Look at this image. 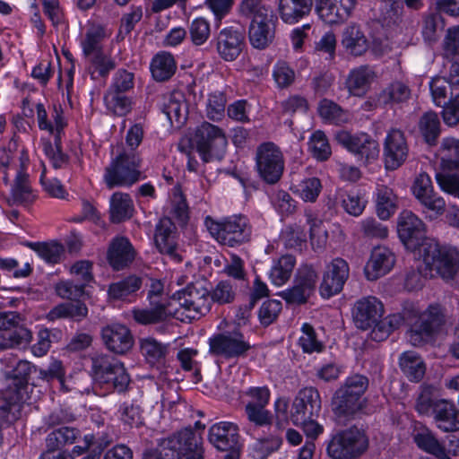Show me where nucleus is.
<instances>
[{
    "label": "nucleus",
    "mask_w": 459,
    "mask_h": 459,
    "mask_svg": "<svg viewBox=\"0 0 459 459\" xmlns=\"http://www.w3.org/2000/svg\"><path fill=\"white\" fill-rule=\"evenodd\" d=\"M202 437L186 428L161 439L159 447L146 452L143 459H203Z\"/></svg>",
    "instance_id": "nucleus-1"
},
{
    "label": "nucleus",
    "mask_w": 459,
    "mask_h": 459,
    "mask_svg": "<svg viewBox=\"0 0 459 459\" xmlns=\"http://www.w3.org/2000/svg\"><path fill=\"white\" fill-rule=\"evenodd\" d=\"M322 409L320 394L316 387L300 389L295 396L290 411V420L296 426H301L306 435L316 438L323 432V427L316 419Z\"/></svg>",
    "instance_id": "nucleus-2"
},
{
    "label": "nucleus",
    "mask_w": 459,
    "mask_h": 459,
    "mask_svg": "<svg viewBox=\"0 0 459 459\" xmlns=\"http://www.w3.org/2000/svg\"><path fill=\"white\" fill-rule=\"evenodd\" d=\"M420 255L430 272L435 271L446 282L459 286V252L455 248L428 240Z\"/></svg>",
    "instance_id": "nucleus-3"
},
{
    "label": "nucleus",
    "mask_w": 459,
    "mask_h": 459,
    "mask_svg": "<svg viewBox=\"0 0 459 459\" xmlns=\"http://www.w3.org/2000/svg\"><path fill=\"white\" fill-rule=\"evenodd\" d=\"M415 410L420 415L432 418L435 426L443 432L459 429V410L447 399H433L428 390L422 391L416 399Z\"/></svg>",
    "instance_id": "nucleus-4"
},
{
    "label": "nucleus",
    "mask_w": 459,
    "mask_h": 459,
    "mask_svg": "<svg viewBox=\"0 0 459 459\" xmlns=\"http://www.w3.org/2000/svg\"><path fill=\"white\" fill-rule=\"evenodd\" d=\"M368 447V438L363 429L356 426L339 430L327 442L326 453L332 459H357Z\"/></svg>",
    "instance_id": "nucleus-5"
},
{
    "label": "nucleus",
    "mask_w": 459,
    "mask_h": 459,
    "mask_svg": "<svg viewBox=\"0 0 459 459\" xmlns=\"http://www.w3.org/2000/svg\"><path fill=\"white\" fill-rule=\"evenodd\" d=\"M205 226L210 234L221 245L238 247L251 239L252 227L247 217L238 215L216 221L206 217Z\"/></svg>",
    "instance_id": "nucleus-6"
},
{
    "label": "nucleus",
    "mask_w": 459,
    "mask_h": 459,
    "mask_svg": "<svg viewBox=\"0 0 459 459\" xmlns=\"http://www.w3.org/2000/svg\"><path fill=\"white\" fill-rule=\"evenodd\" d=\"M142 159L134 152H123L105 169L103 180L108 189L130 186L140 180Z\"/></svg>",
    "instance_id": "nucleus-7"
},
{
    "label": "nucleus",
    "mask_w": 459,
    "mask_h": 459,
    "mask_svg": "<svg viewBox=\"0 0 459 459\" xmlns=\"http://www.w3.org/2000/svg\"><path fill=\"white\" fill-rule=\"evenodd\" d=\"M177 295L179 307L174 309V317L180 321L199 319L211 310L210 290L201 283L188 284Z\"/></svg>",
    "instance_id": "nucleus-8"
},
{
    "label": "nucleus",
    "mask_w": 459,
    "mask_h": 459,
    "mask_svg": "<svg viewBox=\"0 0 459 459\" xmlns=\"http://www.w3.org/2000/svg\"><path fill=\"white\" fill-rule=\"evenodd\" d=\"M194 142L204 162L221 160L226 153L227 138L222 129L204 122L195 130Z\"/></svg>",
    "instance_id": "nucleus-9"
},
{
    "label": "nucleus",
    "mask_w": 459,
    "mask_h": 459,
    "mask_svg": "<svg viewBox=\"0 0 459 459\" xmlns=\"http://www.w3.org/2000/svg\"><path fill=\"white\" fill-rule=\"evenodd\" d=\"M0 351L26 346L32 340L25 317L15 311L0 312Z\"/></svg>",
    "instance_id": "nucleus-10"
},
{
    "label": "nucleus",
    "mask_w": 459,
    "mask_h": 459,
    "mask_svg": "<svg viewBox=\"0 0 459 459\" xmlns=\"http://www.w3.org/2000/svg\"><path fill=\"white\" fill-rule=\"evenodd\" d=\"M255 169L267 184L277 183L284 171V157L281 149L272 142L263 143L255 151Z\"/></svg>",
    "instance_id": "nucleus-11"
},
{
    "label": "nucleus",
    "mask_w": 459,
    "mask_h": 459,
    "mask_svg": "<svg viewBox=\"0 0 459 459\" xmlns=\"http://www.w3.org/2000/svg\"><path fill=\"white\" fill-rule=\"evenodd\" d=\"M446 322L443 309L440 306H429L411 325L408 331L409 341L413 346H420L428 342L440 331Z\"/></svg>",
    "instance_id": "nucleus-12"
},
{
    "label": "nucleus",
    "mask_w": 459,
    "mask_h": 459,
    "mask_svg": "<svg viewBox=\"0 0 459 459\" xmlns=\"http://www.w3.org/2000/svg\"><path fill=\"white\" fill-rule=\"evenodd\" d=\"M335 139L364 164L377 160L379 156L378 143L367 134H352L347 131H339L335 134Z\"/></svg>",
    "instance_id": "nucleus-13"
},
{
    "label": "nucleus",
    "mask_w": 459,
    "mask_h": 459,
    "mask_svg": "<svg viewBox=\"0 0 459 459\" xmlns=\"http://www.w3.org/2000/svg\"><path fill=\"white\" fill-rule=\"evenodd\" d=\"M397 231L401 241L411 250L421 248L428 240L426 238V227L424 222L411 211H403L400 213L397 222Z\"/></svg>",
    "instance_id": "nucleus-14"
},
{
    "label": "nucleus",
    "mask_w": 459,
    "mask_h": 459,
    "mask_svg": "<svg viewBox=\"0 0 459 459\" xmlns=\"http://www.w3.org/2000/svg\"><path fill=\"white\" fill-rule=\"evenodd\" d=\"M318 281V274L311 265H303L298 269L291 288L280 293L290 304H304L314 294Z\"/></svg>",
    "instance_id": "nucleus-15"
},
{
    "label": "nucleus",
    "mask_w": 459,
    "mask_h": 459,
    "mask_svg": "<svg viewBox=\"0 0 459 459\" xmlns=\"http://www.w3.org/2000/svg\"><path fill=\"white\" fill-rule=\"evenodd\" d=\"M209 347L211 354L226 359L243 357L251 349L250 343L238 330L214 335L209 340Z\"/></svg>",
    "instance_id": "nucleus-16"
},
{
    "label": "nucleus",
    "mask_w": 459,
    "mask_h": 459,
    "mask_svg": "<svg viewBox=\"0 0 459 459\" xmlns=\"http://www.w3.org/2000/svg\"><path fill=\"white\" fill-rule=\"evenodd\" d=\"M383 156L387 170H395L406 161L409 146L402 130L392 128L388 131L384 142Z\"/></svg>",
    "instance_id": "nucleus-17"
},
{
    "label": "nucleus",
    "mask_w": 459,
    "mask_h": 459,
    "mask_svg": "<svg viewBox=\"0 0 459 459\" xmlns=\"http://www.w3.org/2000/svg\"><path fill=\"white\" fill-rule=\"evenodd\" d=\"M350 268L342 258H335L326 265L319 291L323 298L329 299L340 293L349 278Z\"/></svg>",
    "instance_id": "nucleus-18"
},
{
    "label": "nucleus",
    "mask_w": 459,
    "mask_h": 459,
    "mask_svg": "<svg viewBox=\"0 0 459 459\" xmlns=\"http://www.w3.org/2000/svg\"><path fill=\"white\" fill-rule=\"evenodd\" d=\"M147 298L150 305L148 308L133 311V317L138 324L154 325L174 317V310L171 309L172 303L168 295Z\"/></svg>",
    "instance_id": "nucleus-19"
},
{
    "label": "nucleus",
    "mask_w": 459,
    "mask_h": 459,
    "mask_svg": "<svg viewBox=\"0 0 459 459\" xmlns=\"http://www.w3.org/2000/svg\"><path fill=\"white\" fill-rule=\"evenodd\" d=\"M246 47L245 33L233 27L222 29L216 38V50L226 62L235 61Z\"/></svg>",
    "instance_id": "nucleus-20"
},
{
    "label": "nucleus",
    "mask_w": 459,
    "mask_h": 459,
    "mask_svg": "<svg viewBox=\"0 0 459 459\" xmlns=\"http://www.w3.org/2000/svg\"><path fill=\"white\" fill-rule=\"evenodd\" d=\"M176 226L168 217L161 218L155 228L154 241L160 254L166 255L171 261L179 263L182 258L178 252L175 241Z\"/></svg>",
    "instance_id": "nucleus-21"
},
{
    "label": "nucleus",
    "mask_w": 459,
    "mask_h": 459,
    "mask_svg": "<svg viewBox=\"0 0 459 459\" xmlns=\"http://www.w3.org/2000/svg\"><path fill=\"white\" fill-rule=\"evenodd\" d=\"M383 312L384 307L381 301L375 297H367L355 303L352 316L358 328L368 330L379 320Z\"/></svg>",
    "instance_id": "nucleus-22"
},
{
    "label": "nucleus",
    "mask_w": 459,
    "mask_h": 459,
    "mask_svg": "<svg viewBox=\"0 0 459 459\" xmlns=\"http://www.w3.org/2000/svg\"><path fill=\"white\" fill-rule=\"evenodd\" d=\"M101 337L106 347L117 354H125L134 345V337L124 325L112 324L103 327Z\"/></svg>",
    "instance_id": "nucleus-23"
},
{
    "label": "nucleus",
    "mask_w": 459,
    "mask_h": 459,
    "mask_svg": "<svg viewBox=\"0 0 459 459\" xmlns=\"http://www.w3.org/2000/svg\"><path fill=\"white\" fill-rule=\"evenodd\" d=\"M135 255V250L127 238L116 237L109 244L107 259L114 270L120 271L133 263Z\"/></svg>",
    "instance_id": "nucleus-24"
},
{
    "label": "nucleus",
    "mask_w": 459,
    "mask_h": 459,
    "mask_svg": "<svg viewBox=\"0 0 459 459\" xmlns=\"http://www.w3.org/2000/svg\"><path fill=\"white\" fill-rule=\"evenodd\" d=\"M238 428L231 422L221 421L209 429V441L218 450H236L238 447Z\"/></svg>",
    "instance_id": "nucleus-25"
},
{
    "label": "nucleus",
    "mask_w": 459,
    "mask_h": 459,
    "mask_svg": "<svg viewBox=\"0 0 459 459\" xmlns=\"http://www.w3.org/2000/svg\"><path fill=\"white\" fill-rule=\"evenodd\" d=\"M394 254L386 247H376L365 266L368 280L375 281L385 275L394 265Z\"/></svg>",
    "instance_id": "nucleus-26"
},
{
    "label": "nucleus",
    "mask_w": 459,
    "mask_h": 459,
    "mask_svg": "<svg viewBox=\"0 0 459 459\" xmlns=\"http://www.w3.org/2000/svg\"><path fill=\"white\" fill-rule=\"evenodd\" d=\"M355 7L347 4L346 2L331 0H316V13L325 22L328 24H339L346 21Z\"/></svg>",
    "instance_id": "nucleus-27"
},
{
    "label": "nucleus",
    "mask_w": 459,
    "mask_h": 459,
    "mask_svg": "<svg viewBox=\"0 0 459 459\" xmlns=\"http://www.w3.org/2000/svg\"><path fill=\"white\" fill-rule=\"evenodd\" d=\"M161 110L167 116L171 126L180 127L187 117L188 108L185 95L179 91H173L163 97Z\"/></svg>",
    "instance_id": "nucleus-28"
},
{
    "label": "nucleus",
    "mask_w": 459,
    "mask_h": 459,
    "mask_svg": "<svg viewBox=\"0 0 459 459\" xmlns=\"http://www.w3.org/2000/svg\"><path fill=\"white\" fill-rule=\"evenodd\" d=\"M275 27L269 16L252 20L248 29L250 44L257 49L266 48L273 40Z\"/></svg>",
    "instance_id": "nucleus-29"
},
{
    "label": "nucleus",
    "mask_w": 459,
    "mask_h": 459,
    "mask_svg": "<svg viewBox=\"0 0 459 459\" xmlns=\"http://www.w3.org/2000/svg\"><path fill=\"white\" fill-rule=\"evenodd\" d=\"M377 77L373 67L360 65L352 69L346 81L349 92L354 96H364Z\"/></svg>",
    "instance_id": "nucleus-30"
},
{
    "label": "nucleus",
    "mask_w": 459,
    "mask_h": 459,
    "mask_svg": "<svg viewBox=\"0 0 459 459\" xmlns=\"http://www.w3.org/2000/svg\"><path fill=\"white\" fill-rule=\"evenodd\" d=\"M313 7V0H279L278 13L283 22L295 24L307 16Z\"/></svg>",
    "instance_id": "nucleus-31"
},
{
    "label": "nucleus",
    "mask_w": 459,
    "mask_h": 459,
    "mask_svg": "<svg viewBox=\"0 0 459 459\" xmlns=\"http://www.w3.org/2000/svg\"><path fill=\"white\" fill-rule=\"evenodd\" d=\"M34 200L35 195L29 180V175L23 170L18 171L7 198L8 204L27 206Z\"/></svg>",
    "instance_id": "nucleus-32"
},
{
    "label": "nucleus",
    "mask_w": 459,
    "mask_h": 459,
    "mask_svg": "<svg viewBox=\"0 0 459 459\" xmlns=\"http://www.w3.org/2000/svg\"><path fill=\"white\" fill-rule=\"evenodd\" d=\"M79 429L63 426L51 431L45 439L46 448L48 451H63L67 446H72L81 437Z\"/></svg>",
    "instance_id": "nucleus-33"
},
{
    "label": "nucleus",
    "mask_w": 459,
    "mask_h": 459,
    "mask_svg": "<svg viewBox=\"0 0 459 459\" xmlns=\"http://www.w3.org/2000/svg\"><path fill=\"white\" fill-rule=\"evenodd\" d=\"M399 367L403 374L411 382L420 381L426 372L423 359L412 351H404L400 355Z\"/></svg>",
    "instance_id": "nucleus-34"
},
{
    "label": "nucleus",
    "mask_w": 459,
    "mask_h": 459,
    "mask_svg": "<svg viewBox=\"0 0 459 459\" xmlns=\"http://www.w3.org/2000/svg\"><path fill=\"white\" fill-rule=\"evenodd\" d=\"M342 45L349 54L355 56L363 55L368 48V41L364 32L356 24H351L345 28L342 33Z\"/></svg>",
    "instance_id": "nucleus-35"
},
{
    "label": "nucleus",
    "mask_w": 459,
    "mask_h": 459,
    "mask_svg": "<svg viewBox=\"0 0 459 459\" xmlns=\"http://www.w3.org/2000/svg\"><path fill=\"white\" fill-rule=\"evenodd\" d=\"M364 407L365 401H358L342 393L334 392L332 398V410L340 419H353Z\"/></svg>",
    "instance_id": "nucleus-36"
},
{
    "label": "nucleus",
    "mask_w": 459,
    "mask_h": 459,
    "mask_svg": "<svg viewBox=\"0 0 459 459\" xmlns=\"http://www.w3.org/2000/svg\"><path fill=\"white\" fill-rule=\"evenodd\" d=\"M91 376L99 385L107 382L110 375L123 363L108 354H97L91 359Z\"/></svg>",
    "instance_id": "nucleus-37"
},
{
    "label": "nucleus",
    "mask_w": 459,
    "mask_h": 459,
    "mask_svg": "<svg viewBox=\"0 0 459 459\" xmlns=\"http://www.w3.org/2000/svg\"><path fill=\"white\" fill-rule=\"evenodd\" d=\"M134 204L128 194L116 192L110 198V221L113 223H120L129 220L133 216Z\"/></svg>",
    "instance_id": "nucleus-38"
},
{
    "label": "nucleus",
    "mask_w": 459,
    "mask_h": 459,
    "mask_svg": "<svg viewBox=\"0 0 459 459\" xmlns=\"http://www.w3.org/2000/svg\"><path fill=\"white\" fill-rule=\"evenodd\" d=\"M177 70L173 56L167 52L158 53L151 63L152 77L157 82H165L170 79Z\"/></svg>",
    "instance_id": "nucleus-39"
},
{
    "label": "nucleus",
    "mask_w": 459,
    "mask_h": 459,
    "mask_svg": "<svg viewBox=\"0 0 459 459\" xmlns=\"http://www.w3.org/2000/svg\"><path fill=\"white\" fill-rule=\"evenodd\" d=\"M411 97L410 88L403 82L395 81L388 84L377 96L380 105H394L406 102Z\"/></svg>",
    "instance_id": "nucleus-40"
},
{
    "label": "nucleus",
    "mask_w": 459,
    "mask_h": 459,
    "mask_svg": "<svg viewBox=\"0 0 459 459\" xmlns=\"http://www.w3.org/2000/svg\"><path fill=\"white\" fill-rule=\"evenodd\" d=\"M437 155L441 164L448 169H459V139L445 137L441 140L437 149Z\"/></svg>",
    "instance_id": "nucleus-41"
},
{
    "label": "nucleus",
    "mask_w": 459,
    "mask_h": 459,
    "mask_svg": "<svg viewBox=\"0 0 459 459\" xmlns=\"http://www.w3.org/2000/svg\"><path fill=\"white\" fill-rule=\"evenodd\" d=\"M419 130L425 142L430 145H436L441 133V124L437 114L434 111L425 112L418 123Z\"/></svg>",
    "instance_id": "nucleus-42"
},
{
    "label": "nucleus",
    "mask_w": 459,
    "mask_h": 459,
    "mask_svg": "<svg viewBox=\"0 0 459 459\" xmlns=\"http://www.w3.org/2000/svg\"><path fill=\"white\" fill-rule=\"evenodd\" d=\"M445 28V21L440 13H424L421 19V34L425 41L436 42Z\"/></svg>",
    "instance_id": "nucleus-43"
},
{
    "label": "nucleus",
    "mask_w": 459,
    "mask_h": 459,
    "mask_svg": "<svg viewBox=\"0 0 459 459\" xmlns=\"http://www.w3.org/2000/svg\"><path fill=\"white\" fill-rule=\"evenodd\" d=\"M413 440L417 446L437 457L446 455V450L441 442L436 437L435 434L429 429L423 427L417 430L413 435Z\"/></svg>",
    "instance_id": "nucleus-44"
},
{
    "label": "nucleus",
    "mask_w": 459,
    "mask_h": 459,
    "mask_svg": "<svg viewBox=\"0 0 459 459\" xmlns=\"http://www.w3.org/2000/svg\"><path fill=\"white\" fill-rule=\"evenodd\" d=\"M397 197L392 188L379 186L377 189V213L381 220L389 219L396 210Z\"/></svg>",
    "instance_id": "nucleus-45"
},
{
    "label": "nucleus",
    "mask_w": 459,
    "mask_h": 459,
    "mask_svg": "<svg viewBox=\"0 0 459 459\" xmlns=\"http://www.w3.org/2000/svg\"><path fill=\"white\" fill-rule=\"evenodd\" d=\"M296 264V259L291 255H285L276 260L270 271V279L276 286H281L290 278Z\"/></svg>",
    "instance_id": "nucleus-46"
},
{
    "label": "nucleus",
    "mask_w": 459,
    "mask_h": 459,
    "mask_svg": "<svg viewBox=\"0 0 459 459\" xmlns=\"http://www.w3.org/2000/svg\"><path fill=\"white\" fill-rule=\"evenodd\" d=\"M368 387V378L360 374H354L345 381L335 391L358 401H365L362 396Z\"/></svg>",
    "instance_id": "nucleus-47"
},
{
    "label": "nucleus",
    "mask_w": 459,
    "mask_h": 459,
    "mask_svg": "<svg viewBox=\"0 0 459 459\" xmlns=\"http://www.w3.org/2000/svg\"><path fill=\"white\" fill-rule=\"evenodd\" d=\"M368 387V378L360 374H354L345 381L335 391L358 401H365L362 396Z\"/></svg>",
    "instance_id": "nucleus-48"
},
{
    "label": "nucleus",
    "mask_w": 459,
    "mask_h": 459,
    "mask_svg": "<svg viewBox=\"0 0 459 459\" xmlns=\"http://www.w3.org/2000/svg\"><path fill=\"white\" fill-rule=\"evenodd\" d=\"M140 348L148 363L152 365L164 362L169 351V344H163L154 338L142 340Z\"/></svg>",
    "instance_id": "nucleus-49"
},
{
    "label": "nucleus",
    "mask_w": 459,
    "mask_h": 459,
    "mask_svg": "<svg viewBox=\"0 0 459 459\" xmlns=\"http://www.w3.org/2000/svg\"><path fill=\"white\" fill-rule=\"evenodd\" d=\"M142 281V278L130 275L119 281L111 283L108 290V296L114 299H123L140 290Z\"/></svg>",
    "instance_id": "nucleus-50"
},
{
    "label": "nucleus",
    "mask_w": 459,
    "mask_h": 459,
    "mask_svg": "<svg viewBox=\"0 0 459 459\" xmlns=\"http://www.w3.org/2000/svg\"><path fill=\"white\" fill-rule=\"evenodd\" d=\"M18 394L12 389L0 392V428L15 420L16 416L13 409L17 406Z\"/></svg>",
    "instance_id": "nucleus-51"
},
{
    "label": "nucleus",
    "mask_w": 459,
    "mask_h": 459,
    "mask_svg": "<svg viewBox=\"0 0 459 459\" xmlns=\"http://www.w3.org/2000/svg\"><path fill=\"white\" fill-rule=\"evenodd\" d=\"M104 100L108 109L117 116H126L132 109V101L126 93L107 91Z\"/></svg>",
    "instance_id": "nucleus-52"
},
{
    "label": "nucleus",
    "mask_w": 459,
    "mask_h": 459,
    "mask_svg": "<svg viewBox=\"0 0 459 459\" xmlns=\"http://www.w3.org/2000/svg\"><path fill=\"white\" fill-rule=\"evenodd\" d=\"M318 111L324 119L334 124H342L349 120V114L345 110L333 101L326 99L320 101Z\"/></svg>",
    "instance_id": "nucleus-53"
},
{
    "label": "nucleus",
    "mask_w": 459,
    "mask_h": 459,
    "mask_svg": "<svg viewBox=\"0 0 459 459\" xmlns=\"http://www.w3.org/2000/svg\"><path fill=\"white\" fill-rule=\"evenodd\" d=\"M28 246L35 250L46 262L57 264L64 253V247L56 242L51 243H29Z\"/></svg>",
    "instance_id": "nucleus-54"
},
{
    "label": "nucleus",
    "mask_w": 459,
    "mask_h": 459,
    "mask_svg": "<svg viewBox=\"0 0 459 459\" xmlns=\"http://www.w3.org/2000/svg\"><path fill=\"white\" fill-rule=\"evenodd\" d=\"M282 438L277 435L257 439L253 445L252 452L255 459H266L269 455L279 449Z\"/></svg>",
    "instance_id": "nucleus-55"
},
{
    "label": "nucleus",
    "mask_w": 459,
    "mask_h": 459,
    "mask_svg": "<svg viewBox=\"0 0 459 459\" xmlns=\"http://www.w3.org/2000/svg\"><path fill=\"white\" fill-rule=\"evenodd\" d=\"M106 380L107 382L102 383L100 385L107 389H112L119 394L126 393L131 383L130 376L124 364L116 368V370Z\"/></svg>",
    "instance_id": "nucleus-56"
},
{
    "label": "nucleus",
    "mask_w": 459,
    "mask_h": 459,
    "mask_svg": "<svg viewBox=\"0 0 459 459\" xmlns=\"http://www.w3.org/2000/svg\"><path fill=\"white\" fill-rule=\"evenodd\" d=\"M191 42L195 46L204 45L211 36L210 23L204 18H195L188 27Z\"/></svg>",
    "instance_id": "nucleus-57"
},
{
    "label": "nucleus",
    "mask_w": 459,
    "mask_h": 459,
    "mask_svg": "<svg viewBox=\"0 0 459 459\" xmlns=\"http://www.w3.org/2000/svg\"><path fill=\"white\" fill-rule=\"evenodd\" d=\"M43 145L44 152L46 155L50 159L54 168L62 169L68 165L69 157L67 154L61 151V137L59 135L55 136L54 144L48 141L45 142Z\"/></svg>",
    "instance_id": "nucleus-58"
},
{
    "label": "nucleus",
    "mask_w": 459,
    "mask_h": 459,
    "mask_svg": "<svg viewBox=\"0 0 459 459\" xmlns=\"http://www.w3.org/2000/svg\"><path fill=\"white\" fill-rule=\"evenodd\" d=\"M313 156L319 160H326L331 155V148L322 131L315 132L308 143Z\"/></svg>",
    "instance_id": "nucleus-59"
},
{
    "label": "nucleus",
    "mask_w": 459,
    "mask_h": 459,
    "mask_svg": "<svg viewBox=\"0 0 459 459\" xmlns=\"http://www.w3.org/2000/svg\"><path fill=\"white\" fill-rule=\"evenodd\" d=\"M104 38L102 28H92L86 32L85 39L82 41V50L86 56H92L97 53L102 52L101 40Z\"/></svg>",
    "instance_id": "nucleus-60"
},
{
    "label": "nucleus",
    "mask_w": 459,
    "mask_h": 459,
    "mask_svg": "<svg viewBox=\"0 0 459 459\" xmlns=\"http://www.w3.org/2000/svg\"><path fill=\"white\" fill-rule=\"evenodd\" d=\"M227 103L226 96L221 91H215L209 95L206 106V114L211 120H220L225 113Z\"/></svg>",
    "instance_id": "nucleus-61"
},
{
    "label": "nucleus",
    "mask_w": 459,
    "mask_h": 459,
    "mask_svg": "<svg viewBox=\"0 0 459 459\" xmlns=\"http://www.w3.org/2000/svg\"><path fill=\"white\" fill-rule=\"evenodd\" d=\"M322 189L317 178H308L302 180L297 186V192L305 202H315Z\"/></svg>",
    "instance_id": "nucleus-62"
},
{
    "label": "nucleus",
    "mask_w": 459,
    "mask_h": 459,
    "mask_svg": "<svg viewBox=\"0 0 459 459\" xmlns=\"http://www.w3.org/2000/svg\"><path fill=\"white\" fill-rule=\"evenodd\" d=\"M134 74L126 69H118L108 91L126 93L134 88Z\"/></svg>",
    "instance_id": "nucleus-63"
},
{
    "label": "nucleus",
    "mask_w": 459,
    "mask_h": 459,
    "mask_svg": "<svg viewBox=\"0 0 459 459\" xmlns=\"http://www.w3.org/2000/svg\"><path fill=\"white\" fill-rule=\"evenodd\" d=\"M246 413L249 421L256 426L270 425L273 421V416L265 406L255 405V403L246 405Z\"/></svg>",
    "instance_id": "nucleus-64"
}]
</instances>
